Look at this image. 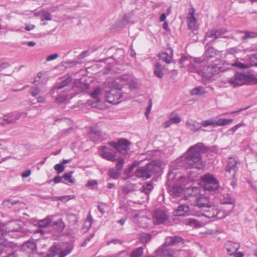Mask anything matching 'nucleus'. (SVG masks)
Returning <instances> with one entry per match:
<instances>
[{
	"mask_svg": "<svg viewBox=\"0 0 257 257\" xmlns=\"http://www.w3.org/2000/svg\"><path fill=\"white\" fill-rule=\"evenodd\" d=\"M110 81H108L106 84L110 88L109 91L104 90L101 87H97L90 93L91 97L95 102L106 101L109 103L117 104L127 99V97L121 92L116 91L115 88L110 87L108 85V82Z\"/></svg>",
	"mask_w": 257,
	"mask_h": 257,
	"instance_id": "obj_1",
	"label": "nucleus"
},
{
	"mask_svg": "<svg viewBox=\"0 0 257 257\" xmlns=\"http://www.w3.org/2000/svg\"><path fill=\"white\" fill-rule=\"evenodd\" d=\"M207 151L208 148L202 143H198L190 147L184 159L185 163L190 168L202 169L204 163L202 161L200 153H204Z\"/></svg>",
	"mask_w": 257,
	"mask_h": 257,
	"instance_id": "obj_2",
	"label": "nucleus"
},
{
	"mask_svg": "<svg viewBox=\"0 0 257 257\" xmlns=\"http://www.w3.org/2000/svg\"><path fill=\"white\" fill-rule=\"evenodd\" d=\"M127 83L131 89H136L139 87V83L137 80L133 76L124 74L117 77L115 79L108 82V85L110 87L115 88L116 91L121 92L120 90L122 86Z\"/></svg>",
	"mask_w": 257,
	"mask_h": 257,
	"instance_id": "obj_3",
	"label": "nucleus"
},
{
	"mask_svg": "<svg viewBox=\"0 0 257 257\" xmlns=\"http://www.w3.org/2000/svg\"><path fill=\"white\" fill-rule=\"evenodd\" d=\"M228 82L232 85L238 86L247 84H257V76L251 73L236 72L231 77Z\"/></svg>",
	"mask_w": 257,
	"mask_h": 257,
	"instance_id": "obj_4",
	"label": "nucleus"
},
{
	"mask_svg": "<svg viewBox=\"0 0 257 257\" xmlns=\"http://www.w3.org/2000/svg\"><path fill=\"white\" fill-rule=\"evenodd\" d=\"M160 168L161 163L159 161H154L138 169L135 172V174L139 178L149 179L154 173L159 172Z\"/></svg>",
	"mask_w": 257,
	"mask_h": 257,
	"instance_id": "obj_5",
	"label": "nucleus"
},
{
	"mask_svg": "<svg viewBox=\"0 0 257 257\" xmlns=\"http://www.w3.org/2000/svg\"><path fill=\"white\" fill-rule=\"evenodd\" d=\"M216 54V50L213 47H208L206 48L204 56L202 58H193L188 55H183L179 59L180 63L186 64H194L195 63H202L206 62V58H209L213 57Z\"/></svg>",
	"mask_w": 257,
	"mask_h": 257,
	"instance_id": "obj_6",
	"label": "nucleus"
},
{
	"mask_svg": "<svg viewBox=\"0 0 257 257\" xmlns=\"http://www.w3.org/2000/svg\"><path fill=\"white\" fill-rule=\"evenodd\" d=\"M204 70H196V72L203 78L212 81L211 77L213 75L224 71L223 67H218L217 65H203Z\"/></svg>",
	"mask_w": 257,
	"mask_h": 257,
	"instance_id": "obj_7",
	"label": "nucleus"
},
{
	"mask_svg": "<svg viewBox=\"0 0 257 257\" xmlns=\"http://www.w3.org/2000/svg\"><path fill=\"white\" fill-rule=\"evenodd\" d=\"M73 248V245L70 244L62 249L59 245L54 244L50 247L46 257H54L57 254H59L58 257H65L72 251Z\"/></svg>",
	"mask_w": 257,
	"mask_h": 257,
	"instance_id": "obj_8",
	"label": "nucleus"
},
{
	"mask_svg": "<svg viewBox=\"0 0 257 257\" xmlns=\"http://www.w3.org/2000/svg\"><path fill=\"white\" fill-rule=\"evenodd\" d=\"M203 185L205 190L209 191L216 190L219 186L218 181L214 176L210 174H206L201 177Z\"/></svg>",
	"mask_w": 257,
	"mask_h": 257,
	"instance_id": "obj_9",
	"label": "nucleus"
},
{
	"mask_svg": "<svg viewBox=\"0 0 257 257\" xmlns=\"http://www.w3.org/2000/svg\"><path fill=\"white\" fill-rule=\"evenodd\" d=\"M239 164L238 159L235 157H230L228 158L227 165L226 167L225 175L228 178H233L235 175Z\"/></svg>",
	"mask_w": 257,
	"mask_h": 257,
	"instance_id": "obj_10",
	"label": "nucleus"
},
{
	"mask_svg": "<svg viewBox=\"0 0 257 257\" xmlns=\"http://www.w3.org/2000/svg\"><path fill=\"white\" fill-rule=\"evenodd\" d=\"M181 251L182 250H174L163 244L157 249V253L162 257H177Z\"/></svg>",
	"mask_w": 257,
	"mask_h": 257,
	"instance_id": "obj_11",
	"label": "nucleus"
},
{
	"mask_svg": "<svg viewBox=\"0 0 257 257\" xmlns=\"http://www.w3.org/2000/svg\"><path fill=\"white\" fill-rule=\"evenodd\" d=\"M21 230V226L18 221H12L3 224V231L4 235L8 234L13 235L12 233L19 232Z\"/></svg>",
	"mask_w": 257,
	"mask_h": 257,
	"instance_id": "obj_12",
	"label": "nucleus"
},
{
	"mask_svg": "<svg viewBox=\"0 0 257 257\" xmlns=\"http://www.w3.org/2000/svg\"><path fill=\"white\" fill-rule=\"evenodd\" d=\"M187 23L189 29L196 30L199 28V24L195 17V10L192 8L189 10L187 17Z\"/></svg>",
	"mask_w": 257,
	"mask_h": 257,
	"instance_id": "obj_13",
	"label": "nucleus"
},
{
	"mask_svg": "<svg viewBox=\"0 0 257 257\" xmlns=\"http://www.w3.org/2000/svg\"><path fill=\"white\" fill-rule=\"evenodd\" d=\"M225 31L223 30H219L216 31L213 30L208 31L206 34L205 38V41L207 43L213 42L215 39L219 37H227V36L223 35Z\"/></svg>",
	"mask_w": 257,
	"mask_h": 257,
	"instance_id": "obj_14",
	"label": "nucleus"
},
{
	"mask_svg": "<svg viewBox=\"0 0 257 257\" xmlns=\"http://www.w3.org/2000/svg\"><path fill=\"white\" fill-rule=\"evenodd\" d=\"M27 115L26 112H15L9 115H5L3 117V120L7 123H14L21 116L25 117Z\"/></svg>",
	"mask_w": 257,
	"mask_h": 257,
	"instance_id": "obj_15",
	"label": "nucleus"
},
{
	"mask_svg": "<svg viewBox=\"0 0 257 257\" xmlns=\"http://www.w3.org/2000/svg\"><path fill=\"white\" fill-rule=\"evenodd\" d=\"M130 145V143L126 139H120L118 140V145L117 146L116 150L120 153L125 155L128 154Z\"/></svg>",
	"mask_w": 257,
	"mask_h": 257,
	"instance_id": "obj_16",
	"label": "nucleus"
},
{
	"mask_svg": "<svg viewBox=\"0 0 257 257\" xmlns=\"http://www.w3.org/2000/svg\"><path fill=\"white\" fill-rule=\"evenodd\" d=\"M154 221L156 224L163 223L168 219L166 212L163 210H156L153 216Z\"/></svg>",
	"mask_w": 257,
	"mask_h": 257,
	"instance_id": "obj_17",
	"label": "nucleus"
},
{
	"mask_svg": "<svg viewBox=\"0 0 257 257\" xmlns=\"http://www.w3.org/2000/svg\"><path fill=\"white\" fill-rule=\"evenodd\" d=\"M99 154L103 158L108 161L112 162L115 161V155L109 151L105 146H102L101 147L100 149Z\"/></svg>",
	"mask_w": 257,
	"mask_h": 257,
	"instance_id": "obj_18",
	"label": "nucleus"
},
{
	"mask_svg": "<svg viewBox=\"0 0 257 257\" xmlns=\"http://www.w3.org/2000/svg\"><path fill=\"white\" fill-rule=\"evenodd\" d=\"M173 52L170 49V54L167 53H162L159 54L157 56L158 62L156 64H161L163 63L170 64L172 62Z\"/></svg>",
	"mask_w": 257,
	"mask_h": 257,
	"instance_id": "obj_19",
	"label": "nucleus"
},
{
	"mask_svg": "<svg viewBox=\"0 0 257 257\" xmlns=\"http://www.w3.org/2000/svg\"><path fill=\"white\" fill-rule=\"evenodd\" d=\"M72 80V78L70 76L66 77H62L58 80L57 83L54 86L53 90H59L65 86H67Z\"/></svg>",
	"mask_w": 257,
	"mask_h": 257,
	"instance_id": "obj_20",
	"label": "nucleus"
},
{
	"mask_svg": "<svg viewBox=\"0 0 257 257\" xmlns=\"http://www.w3.org/2000/svg\"><path fill=\"white\" fill-rule=\"evenodd\" d=\"M209 222L208 220H198L194 218H188L186 220V224L192 227H200Z\"/></svg>",
	"mask_w": 257,
	"mask_h": 257,
	"instance_id": "obj_21",
	"label": "nucleus"
},
{
	"mask_svg": "<svg viewBox=\"0 0 257 257\" xmlns=\"http://www.w3.org/2000/svg\"><path fill=\"white\" fill-rule=\"evenodd\" d=\"M225 247L228 254L229 255H232L239 249L240 245L237 243L228 241L225 244Z\"/></svg>",
	"mask_w": 257,
	"mask_h": 257,
	"instance_id": "obj_22",
	"label": "nucleus"
},
{
	"mask_svg": "<svg viewBox=\"0 0 257 257\" xmlns=\"http://www.w3.org/2000/svg\"><path fill=\"white\" fill-rule=\"evenodd\" d=\"M182 240V238L180 236H168L166 238L164 245L168 246H174L180 242Z\"/></svg>",
	"mask_w": 257,
	"mask_h": 257,
	"instance_id": "obj_23",
	"label": "nucleus"
},
{
	"mask_svg": "<svg viewBox=\"0 0 257 257\" xmlns=\"http://www.w3.org/2000/svg\"><path fill=\"white\" fill-rule=\"evenodd\" d=\"M196 205L200 208H207L210 206L209 199L204 195H200L196 200Z\"/></svg>",
	"mask_w": 257,
	"mask_h": 257,
	"instance_id": "obj_24",
	"label": "nucleus"
},
{
	"mask_svg": "<svg viewBox=\"0 0 257 257\" xmlns=\"http://www.w3.org/2000/svg\"><path fill=\"white\" fill-rule=\"evenodd\" d=\"M189 211V207L186 204H182L179 205L174 212L175 216H184Z\"/></svg>",
	"mask_w": 257,
	"mask_h": 257,
	"instance_id": "obj_25",
	"label": "nucleus"
},
{
	"mask_svg": "<svg viewBox=\"0 0 257 257\" xmlns=\"http://www.w3.org/2000/svg\"><path fill=\"white\" fill-rule=\"evenodd\" d=\"M48 79V76L45 73L39 72L35 78L33 83L36 84H45Z\"/></svg>",
	"mask_w": 257,
	"mask_h": 257,
	"instance_id": "obj_26",
	"label": "nucleus"
},
{
	"mask_svg": "<svg viewBox=\"0 0 257 257\" xmlns=\"http://www.w3.org/2000/svg\"><path fill=\"white\" fill-rule=\"evenodd\" d=\"M186 124L188 128L194 132H197L201 129V123L192 119L187 120Z\"/></svg>",
	"mask_w": 257,
	"mask_h": 257,
	"instance_id": "obj_27",
	"label": "nucleus"
},
{
	"mask_svg": "<svg viewBox=\"0 0 257 257\" xmlns=\"http://www.w3.org/2000/svg\"><path fill=\"white\" fill-rule=\"evenodd\" d=\"M215 209L216 208L214 207H212L210 206H209L207 208L206 210H204V212L202 214V216L206 218L207 219V220L209 221L210 218H215Z\"/></svg>",
	"mask_w": 257,
	"mask_h": 257,
	"instance_id": "obj_28",
	"label": "nucleus"
},
{
	"mask_svg": "<svg viewBox=\"0 0 257 257\" xmlns=\"http://www.w3.org/2000/svg\"><path fill=\"white\" fill-rule=\"evenodd\" d=\"M206 93L207 91L204 87L201 86L195 87L190 90L191 95H201Z\"/></svg>",
	"mask_w": 257,
	"mask_h": 257,
	"instance_id": "obj_29",
	"label": "nucleus"
},
{
	"mask_svg": "<svg viewBox=\"0 0 257 257\" xmlns=\"http://www.w3.org/2000/svg\"><path fill=\"white\" fill-rule=\"evenodd\" d=\"M55 90H54V91ZM58 93V95L56 97L55 100L58 103H62L64 102L68 97L67 93L65 91H59V90H55Z\"/></svg>",
	"mask_w": 257,
	"mask_h": 257,
	"instance_id": "obj_30",
	"label": "nucleus"
},
{
	"mask_svg": "<svg viewBox=\"0 0 257 257\" xmlns=\"http://www.w3.org/2000/svg\"><path fill=\"white\" fill-rule=\"evenodd\" d=\"M53 218V216H48L44 219L39 220L38 222L39 226L41 227L47 226L51 222Z\"/></svg>",
	"mask_w": 257,
	"mask_h": 257,
	"instance_id": "obj_31",
	"label": "nucleus"
},
{
	"mask_svg": "<svg viewBox=\"0 0 257 257\" xmlns=\"http://www.w3.org/2000/svg\"><path fill=\"white\" fill-rule=\"evenodd\" d=\"M183 192V188L178 185L172 186L170 189V192L171 195L176 197L178 194L182 193Z\"/></svg>",
	"mask_w": 257,
	"mask_h": 257,
	"instance_id": "obj_32",
	"label": "nucleus"
},
{
	"mask_svg": "<svg viewBox=\"0 0 257 257\" xmlns=\"http://www.w3.org/2000/svg\"><path fill=\"white\" fill-rule=\"evenodd\" d=\"M76 84L78 87L82 90H86L89 87V85L86 82V79L83 78L79 80L78 82H76Z\"/></svg>",
	"mask_w": 257,
	"mask_h": 257,
	"instance_id": "obj_33",
	"label": "nucleus"
},
{
	"mask_svg": "<svg viewBox=\"0 0 257 257\" xmlns=\"http://www.w3.org/2000/svg\"><path fill=\"white\" fill-rule=\"evenodd\" d=\"M23 248L27 251H33L36 249V244L33 241H27L23 245Z\"/></svg>",
	"mask_w": 257,
	"mask_h": 257,
	"instance_id": "obj_34",
	"label": "nucleus"
},
{
	"mask_svg": "<svg viewBox=\"0 0 257 257\" xmlns=\"http://www.w3.org/2000/svg\"><path fill=\"white\" fill-rule=\"evenodd\" d=\"M164 65H156L154 70L155 75L159 78L163 77L164 74Z\"/></svg>",
	"mask_w": 257,
	"mask_h": 257,
	"instance_id": "obj_35",
	"label": "nucleus"
},
{
	"mask_svg": "<svg viewBox=\"0 0 257 257\" xmlns=\"http://www.w3.org/2000/svg\"><path fill=\"white\" fill-rule=\"evenodd\" d=\"M232 121V119L219 118L217 120H215V127L228 125L231 123Z\"/></svg>",
	"mask_w": 257,
	"mask_h": 257,
	"instance_id": "obj_36",
	"label": "nucleus"
},
{
	"mask_svg": "<svg viewBox=\"0 0 257 257\" xmlns=\"http://www.w3.org/2000/svg\"><path fill=\"white\" fill-rule=\"evenodd\" d=\"M96 49L94 48H89L87 50L82 52L78 56V58L79 59H83L86 57L90 56L92 53H94Z\"/></svg>",
	"mask_w": 257,
	"mask_h": 257,
	"instance_id": "obj_37",
	"label": "nucleus"
},
{
	"mask_svg": "<svg viewBox=\"0 0 257 257\" xmlns=\"http://www.w3.org/2000/svg\"><path fill=\"white\" fill-rule=\"evenodd\" d=\"M153 188L154 186L152 183L147 182L143 186L141 190L146 194H149Z\"/></svg>",
	"mask_w": 257,
	"mask_h": 257,
	"instance_id": "obj_38",
	"label": "nucleus"
},
{
	"mask_svg": "<svg viewBox=\"0 0 257 257\" xmlns=\"http://www.w3.org/2000/svg\"><path fill=\"white\" fill-rule=\"evenodd\" d=\"M220 200V203L222 204H233L234 203V199L230 197L228 194L221 197Z\"/></svg>",
	"mask_w": 257,
	"mask_h": 257,
	"instance_id": "obj_39",
	"label": "nucleus"
},
{
	"mask_svg": "<svg viewBox=\"0 0 257 257\" xmlns=\"http://www.w3.org/2000/svg\"><path fill=\"white\" fill-rule=\"evenodd\" d=\"M144 248L142 247H139L134 249L131 254L130 257H141L143 253Z\"/></svg>",
	"mask_w": 257,
	"mask_h": 257,
	"instance_id": "obj_40",
	"label": "nucleus"
},
{
	"mask_svg": "<svg viewBox=\"0 0 257 257\" xmlns=\"http://www.w3.org/2000/svg\"><path fill=\"white\" fill-rule=\"evenodd\" d=\"M229 213V212H226L224 211L215 209V218L216 219H222L225 217Z\"/></svg>",
	"mask_w": 257,
	"mask_h": 257,
	"instance_id": "obj_41",
	"label": "nucleus"
},
{
	"mask_svg": "<svg viewBox=\"0 0 257 257\" xmlns=\"http://www.w3.org/2000/svg\"><path fill=\"white\" fill-rule=\"evenodd\" d=\"M68 220L70 226H73V227H76L77 226V218L75 215H69L68 217Z\"/></svg>",
	"mask_w": 257,
	"mask_h": 257,
	"instance_id": "obj_42",
	"label": "nucleus"
},
{
	"mask_svg": "<svg viewBox=\"0 0 257 257\" xmlns=\"http://www.w3.org/2000/svg\"><path fill=\"white\" fill-rule=\"evenodd\" d=\"M244 35L242 37V39L248 38H254L257 37V33L253 31H245L243 32Z\"/></svg>",
	"mask_w": 257,
	"mask_h": 257,
	"instance_id": "obj_43",
	"label": "nucleus"
},
{
	"mask_svg": "<svg viewBox=\"0 0 257 257\" xmlns=\"http://www.w3.org/2000/svg\"><path fill=\"white\" fill-rule=\"evenodd\" d=\"M92 218L88 217L87 218L86 220L84 221L82 230L83 232H86L91 225L92 223Z\"/></svg>",
	"mask_w": 257,
	"mask_h": 257,
	"instance_id": "obj_44",
	"label": "nucleus"
},
{
	"mask_svg": "<svg viewBox=\"0 0 257 257\" xmlns=\"http://www.w3.org/2000/svg\"><path fill=\"white\" fill-rule=\"evenodd\" d=\"M208 126H212L215 127V120L213 119H209L203 120L201 123V126L207 127Z\"/></svg>",
	"mask_w": 257,
	"mask_h": 257,
	"instance_id": "obj_45",
	"label": "nucleus"
},
{
	"mask_svg": "<svg viewBox=\"0 0 257 257\" xmlns=\"http://www.w3.org/2000/svg\"><path fill=\"white\" fill-rule=\"evenodd\" d=\"M53 226H56L59 230L62 231L65 228V224L62 219H59L57 221L53 222Z\"/></svg>",
	"mask_w": 257,
	"mask_h": 257,
	"instance_id": "obj_46",
	"label": "nucleus"
},
{
	"mask_svg": "<svg viewBox=\"0 0 257 257\" xmlns=\"http://www.w3.org/2000/svg\"><path fill=\"white\" fill-rule=\"evenodd\" d=\"M151 238V235L148 233H143L141 234L140 240L143 243L146 244Z\"/></svg>",
	"mask_w": 257,
	"mask_h": 257,
	"instance_id": "obj_47",
	"label": "nucleus"
},
{
	"mask_svg": "<svg viewBox=\"0 0 257 257\" xmlns=\"http://www.w3.org/2000/svg\"><path fill=\"white\" fill-rule=\"evenodd\" d=\"M9 66V65H0V75H10L12 72L8 70Z\"/></svg>",
	"mask_w": 257,
	"mask_h": 257,
	"instance_id": "obj_48",
	"label": "nucleus"
},
{
	"mask_svg": "<svg viewBox=\"0 0 257 257\" xmlns=\"http://www.w3.org/2000/svg\"><path fill=\"white\" fill-rule=\"evenodd\" d=\"M116 164L115 166L116 169L117 171L121 170L124 164V160L122 158H115Z\"/></svg>",
	"mask_w": 257,
	"mask_h": 257,
	"instance_id": "obj_49",
	"label": "nucleus"
},
{
	"mask_svg": "<svg viewBox=\"0 0 257 257\" xmlns=\"http://www.w3.org/2000/svg\"><path fill=\"white\" fill-rule=\"evenodd\" d=\"M19 202L18 201L13 200L12 199H8L4 200L3 202V205L5 207H11L12 205L16 204Z\"/></svg>",
	"mask_w": 257,
	"mask_h": 257,
	"instance_id": "obj_50",
	"label": "nucleus"
},
{
	"mask_svg": "<svg viewBox=\"0 0 257 257\" xmlns=\"http://www.w3.org/2000/svg\"><path fill=\"white\" fill-rule=\"evenodd\" d=\"M109 175L113 179H116L119 178L120 173L117 170H115L114 169H110L109 171Z\"/></svg>",
	"mask_w": 257,
	"mask_h": 257,
	"instance_id": "obj_51",
	"label": "nucleus"
},
{
	"mask_svg": "<svg viewBox=\"0 0 257 257\" xmlns=\"http://www.w3.org/2000/svg\"><path fill=\"white\" fill-rule=\"evenodd\" d=\"M41 21H50L52 19L51 14L47 11H44L41 15Z\"/></svg>",
	"mask_w": 257,
	"mask_h": 257,
	"instance_id": "obj_52",
	"label": "nucleus"
},
{
	"mask_svg": "<svg viewBox=\"0 0 257 257\" xmlns=\"http://www.w3.org/2000/svg\"><path fill=\"white\" fill-rule=\"evenodd\" d=\"M40 92L39 88L36 87H32L29 90V93L34 97H36Z\"/></svg>",
	"mask_w": 257,
	"mask_h": 257,
	"instance_id": "obj_53",
	"label": "nucleus"
},
{
	"mask_svg": "<svg viewBox=\"0 0 257 257\" xmlns=\"http://www.w3.org/2000/svg\"><path fill=\"white\" fill-rule=\"evenodd\" d=\"M62 177L71 183H73L74 182V180L72 178V172L64 174Z\"/></svg>",
	"mask_w": 257,
	"mask_h": 257,
	"instance_id": "obj_54",
	"label": "nucleus"
},
{
	"mask_svg": "<svg viewBox=\"0 0 257 257\" xmlns=\"http://www.w3.org/2000/svg\"><path fill=\"white\" fill-rule=\"evenodd\" d=\"M54 169L58 172V173H60L64 171L65 167L61 163L55 165L54 167Z\"/></svg>",
	"mask_w": 257,
	"mask_h": 257,
	"instance_id": "obj_55",
	"label": "nucleus"
},
{
	"mask_svg": "<svg viewBox=\"0 0 257 257\" xmlns=\"http://www.w3.org/2000/svg\"><path fill=\"white\" fill-rule=\"evenodd\" d=\"M1 236H0V252L4 250L8 246V242L6 240L3 241Z\"/></svg>",
	"mask_w": 257,
	"mask_h": 257,
	"instance_id": "obj_56",
	"label": "nucleus"
},
{
	"mask_svg": "<svg viewBox=\"0 0 257 257\" xmlns=\"http://www.w3.org/2000/svg\"><path fill=\"white\" fill-rule=\"evenodd\" d=\"M170 119L173 123H178L181 121V117L178 115L170 117Z\"/></svg>",
	"mask_w": 257,
	"mask_h": 257,
	"instance_id": "obj_57",
	"label": "nucleus"
},
{
	"mask_svg": "<svg viewBox=\"0 0 257 257\" xmlns=\"http://www.w3.org/2000/svg\"><path fill=\"white\" fill-rule=\"evenodd\" d=\"M244 125V124L243 123H239L233 127H232L231 129H230L228 132H231L232 134H233L234 132H235L239 127H240L241 126Z\"/></svg>",
	"mask_w": 257,
	"mask_h": 257,
	"instance_id": "obj_58",
	"label": "nucleus"
},
{
	"mask_svg": "<svg viewBox=\"0 0 257 257\" xmlns=\"http://www.w3.org/2000/svg\"><path fill=\"white\" fill-rule=\"evenodd\" d=\"M152 100H149V104L146 108V115L147 118L149 117V113L151 111V109L152 108Z\"/></svg>",
	"mask_w": 257,
	"mask_h": 257,
	"instance_id": "obj_59",
	"label": "nucleus"
},
{
	"mask_svg": "<svg viewBox=\"0 0 257 257\" xmlns=\"http://www.w3.org/2000/svg\"><path fill=\"white\" fill-rule=\"evenodd\" d=\"M58 57V54H54L52 55H51L49 56H48L46 59V61H50L56 59Z\"/></svg>",
	"mask_w": 257,
	"mask_h": 257,
	"instance_id": "obj_60",
	"label": "nucleus"
},
{
	"mask_svg": "<svg viewBox=\"0 0 257 257\" xmlns=\"http://www.w3.org/2000/svg\"><path fill=\"white\" fill-rule=\"evenodd\" d=\"M97 182L96 180H92L89 181L86 184V186L88 188L92 187L93 186L97 185Z\"/></svg>",
	"mask_w": 257,
	"mask_h": 257,
	"instance_id": "obj_61",
	"label": "nucleus"
},
{
	"mask_svg": "<svg viewBox=\"0 0 257 257\" xmlns=\"http://www.w3.org/2000/svg\"><path fill=\"white\" fill-rule=\"evenodd\" d=\"M31 174V171L30 170L28 169L26 171H25L22 174V177L23 178H27Z\"/></svg>",
	"mask_w": 257,
	"mask_h": 257,
	"instance_id": "obj_62",
	"label": "nucleus"
},
{
	"mask_svg": "<svg viewBox=\"0 0 257 257\" xmlns=\"http://www.w3.org/2000/svg\"><path fill=\"white\" fill-rule=\"evenodd\" d=\"M111 243H113L114 244H121L122 243V242L121 240H120L119 239H112V240H111L110 241H108V242H107V244H109Z\"/></svg>",
	"mask_w": 257,
	"mask_h": 257,
	"instance_id": "obj_63",
	"label": "nucleus"
},
{
	"mask_svg": "<svg viewBox=\"0 0 257 257\" xmlns=\"http://www.w3.org/2000/svg\"><path fill=\"white\" fill-rule=\"evenodd\" d=\"M127 255V252L125 251H122L114 257H126Z\"/></svg>",
	"mask_w": 257,
	"mask_h": 257,
	"instance_id": "obj_64",
	"label": "nucleus"
}]
</instances>
